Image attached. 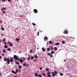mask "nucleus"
I'll return each instance as SVG.
<instances>
[{
  "instance_id": "nucleus-42",
  "label": "nucleus",
  "mask_w": 77,
  "mask_h": 77,
  "mask_svg": "<svg viewBox=\"0 0 77 77\" xmlns=\"http://www.w3.org/2000/svg\"><path fill=\"white\" fill-rule=\"evenodd\" d=\"M39 69L40 70H42V67H40Z\"/></svg>"
},
{
  "instance_id": "nucleus-12",
  "label": "nucleus",
  "mask_w": 77,
  "mask_h": 77,
  "mask_svg": "<svg viewBox=\"0 0 77 77\" xmlns=\"http://www.w3.org/2000/svg\"><path fill=\"white\" fill-rule=\"evenodd\" d=\"M42 50L44 52H45V49L44 48H42Z\"/></svg>"
},
{
  "instance_id": "nucleus-64",
  "label": "nucleus",
  "mask_w": 77,
  "mask_h": 77,
  "mask_svg": "<svg viewBox=\"0 0 77 77\" xmlns=\"http://www.w3.org/2000/svg\"><path fill=\"white\" fill-rule=\"evenodd\" d=\"M48 43H49V42H48V43H47V44H48Z\"/></svg>"
},
{
  "instance_id": "nucleus-59",
  "label": "nucleus",
  "mask_w": 77,
  "mask_h": 77,
  "mask_svg": "<svg viewBox=\"0 0 77 77\" xmlns=\"http://www.w3.org/2000/svg\"><path fill=\"white\" fill-rule=\"evenodd\" d=\"M4 10H3V8H2V9L1 10L2 11H3Z\"/></svg>"
},
{
  "instance_id": "nucleus-37",
  "label": "nucleus",
  "mask_w": 77,
  "mask_h": 77,
  "mask_svg": "<svg viewBox=\"0 0 77 77\" xmlns=\"http://www.w3.org/2000/svg\"><path fill=\"white\" fill-rule=\"evenodd\" d=\"M2 8H3V9L4 10H6V8H5L4 7H3Z\"/></svg>"
},
{
  "instance_id": "nucleus-13",
  "label": "nucleus",
  "mask_w": 77,
  "mask_h": 77,
  "mask_svg": "<svg viewBox=\"0 0 77 77\" xmlns=\"http://www.w3.org/2000/svg\"><path fill=\"white\" fill-rule=\"evenodd\" d=\"M35 77H38V74L37 73H35Z\"/></svg>"
},
{
  "instance_id": "nucleus-16",
  "label": "nucleus",
  "mask_w": 77,
  "mask_h": 77,
  "mask_svg": "<svg viewBox=\"0 0 77 77\" xmlns=\"http://www.w3.org/2000/svg\"><path fill=\"white\" fill-rule=\"evenodd\" d=\"M54 50L55 51V50H57V48H56V47H54Z\"/></svg>"
},
{
  "instance_id": "nucleus-52",
  "label": "nucleus",
  "mask_w": 77,
  "mask_h": 77,
  "mask_svg": "<svg viewBox=\"0 0 77 77\" xmlns=\"http://www.w3.org/2000/svg\"><path fill=\"white\" fill-rule=\"evenodd\" d=\"M8 2H11V0H8Z\"/></svg>"
},
{
  "instance_id": "nucleus-6",
  "label": "nucleus",
  "mask_w": 77,
  "mask_h": 77,
  "mask_svg": "<svg viewBox=\"0 0 77 77\" xmlns=\"http://www.w3.org/2000/svg\"><path fill=\"white\" fill-rule=\"evenodd\" d=\"M8 44H9L10 47H13V45H12V44L11 43L9 42H8Z\"/></svg>"
},
{
  "instance_id": "nucleus-48",
  "label": "nucleus",
  "mask_w": 77,
  "mask_h": 77,
  "mask_svg": "<svg viewBox=\"0 0 77 77\" xmlns=\"http://www.w3.org/2000/svg\"><path fill=\"white\" fill-rule=\"evenodd\" d=\"M19 53H21V51H19L18 52Z\"/></svg>"
},
{
  "instance_id": "nucleus-60",
  "label": "nucleus",
  "mask_w": 77,
  "mask_h": 77,
  "mask_svg": "<svg viewBox=\"0 0 77 77\" xmlns=\"http://www.w3.org/2000/svg\"><path fill=\"white\" fill-rule=\"evenodd\" d=\"M52 44H54V42H52L51 43Z\"/></svg>"
},
{
  "instance_id": "nucleus-10",
  "label": "nucleus",
  "mask_w": 77,
  "mask_h": 77,
  "mask_svg": "<svg viewBox=\"0 0 77 77\" xmlns=\"http://www.w3.org/2000/svg\"><path fill=\"white\" fill-rule=\"evenodd\" d=\"M18 71L19 72H20V71H21V70H18V69H16V73H17V72H18Z\"/></svg>"
},
{
  "instance_id": "nucleus-28",
  "label": "nucleus",
  "mask_w": 77,
  "mask_h": 77,
  "mask_svg": "<svg viewBox=\"0 0 77 77\" xmlns=\"http://www.w3.org/2000/svg\"><path fill=\"white\" fill-rule=\"evenodd\" d=\"M51 54H54V51H51Z\"/></svg>"
},
{
  "instance_id": "nucleus-2",
  "label": "nucleus",
  "mask_w": 77,
  "mask_h": 77,
  "mask_svg": "<svg viewBox=\"0 0 77 77\" xmlns=\"http://www.w3.org/2000/svg\"><path fill=\"white\" fill-rule=\"evenodd\" d=\"M51 73L53 76H55L56 75V74H57V72L56 71H54V72H51Z\"/></svg>"
},
{
  "instance_id": "nucleus-62",
  "label": "nucleus",
  "mask_w": 77,
  "mask_h": 77,
  "mask_svg": "<svg viewBox=\"0 0 77 77\" xmlns=\"http://www.w3.org/2000/svg\"><path fill=\"white\" fill-rule=\"evenodd\" d=\"M2 42V41L1 40H0V42Z\"/></svg>"
},
{
  "instance_id": "nucleus-24",
  "label": "nucleus",
  "mask_w": 77,
  "mask_h": 77,
  "mask_svg": "<svg viewBox=\"0 0 77 77\" xmlns=\"http://www.w3.org/2000/svg\"><path fill=\"white\" fill-rule=\"evenodd\" d=\"M22 68V66H19V69H20V68Z\"/></svg>"
},
{
  "instance_id": "nucleus-55",
  "label": "nucleus",
  "mask_w": 77,
  "mask_h": 77,
  "mask_svg": "<svg viewBox=\"0 0 77 77\" xmlns=\"http://www.w3.org/2000/svg\"><path fill=\"white\" fill-rule=\"evenodd\" d=\"M23 60H25V59H26L25 58H23Z\"/></svg>"
},
{
  "instance_id": "nucleus-4",
  "label": "nucleus",
  "mask_w": 77,
  "mask_h": 77,
  "mask_svg": "<svg viewBox=\"0 0 77 77\" xmlns=\"http://www.w3.org/2000/svg\"><path fill=\"white\" fill-rule=\"evenodd\" d=\"M34 12L35 13V14H36L38 13V10L36 9H34L33 10Z\"/></svg>"
},
{
  "instance_id": "nucleus-5",
  "label": "nucleus",
  "mask_w": 77,
  "mask_h": 77,
  "mask_svg": "<svg viewBox=\"0 0 77 77\" xmlns=\"http://www.w3.org/2000/svg\"><path fill=\"white\" fill-rule=\"evenodd\" d=\"M20 60V62L21 63H23V62L24 61L22 59H20L19 58V60Z\"/></svg>"
},
{
  "instance_id": "nucleus-26",
  "label": "nucleus",
  "mask_w": 77,
  "mask_h": 77,
  "mask_svg": "<svg viewBox=\"0 0 77 77\" xmlns=\"http://www.w3.org/2000/svg\"><path fill=\"white\" fill-rule=\"evenodd\" d=\"M3 52L4 53H6V50H5V49H3Z\"/></svg>"
},
{
  "instance_id": "nucleus-57",
  "label": "nucleus",
  "mask_w": 77,
  "mask_h": 77,
  "mask_svg": "<svg viewBox=\"0 0 77 77\" xmlns=\"http://www.w3.org/2000/svg\"><path fill=\"white\" fill-rule=\"evenodd\" d=\"M0 23H2V21L0 20Z\"/></svg>"
},
{
  "instance_id": "nucleus-3",
  "label": "nucleus",
  "mask_w": 77,
  "mask_h": 77,
  "mask_svg": "<svg viewBox=\"0 0 77 77\" xmlns=\"http://www.w3.org/2000/svg\"><path fill=\"white\" fill-rule=\"evenodd\" d=\"M14 59H16V60H19V58L18 57H17V56L16 55H14Z\"/></svg>"
},
{
  "instance_id": "nucleus-49",
  "label": "nucleus",
  "mask_w": 77,
  "mask_h": 77,
  "mask_svg": "<svg viewBox=\"0 0 77 77\" xmlns=\"http://www.w3.org/2000/svg\"><path fill=\"white\" fill-rule=\"evenodd\" d=\"M20 17H23V15H21L20 16Z\"/></svg>"
},
{
  "instance_id": "nucleus-50",
  "label": "nucleus",
  "mask_w": 77,
  "mask_h": 77,
  "mask_svg": "<svg viewBox=\"0 0 77 77\" xmlns=\"http://www.w3.org/2000/svg\"><path fill=\"white\" fill-rule=\"evenodd\" d=\"M2 2H5V0H2Z\"/></svg>"
},
{
  "instance_id": "nucleus-14",
  "label": "nucleus",
  "mask_w": 77,
  "mask_h": 77,
  "mask_svg": "<svg viewBox=\"0 0 77 77\" xmlns=\"http://www.w3.org/2000/svg\"><path fill=\"white\" fill-rule=\"evenodd\" d=\"M15 63L16 64H17V65H19V64H20V63H19V62H16Z\"/></svg>"
},
{
  "instance_id": "nucleus-19",
  "label": "nucleus",
  "mask_w": 77,
  "mask_h": 77,
  "mask_svg": "<svg viewBox=\"0 0 77 77\" xmlns=\"http://www.w3.org/2000/svg\"><path fill=\"white\" fill-rule=\"evenodd\" d=\"M20 39L19 38H16V40L17 41H20Z\"/></svg>"
},
{
  "instance_id": "nucleus-36",
  "label": "nucleus",
  "mask_w": 77,
  "mask_h": 77,
  "mask_svg": "<svg viewBox=\"0 0 77 77\" xmlns=\"http://www.w3.org/2000/svg\"><path fill=\"white\" fill-rule=\"evenodd\" d=\"M48 77H51V75H50V74H48Z\"/></svg>"
},
{
  "instance_id": "nucleus-38",
  "label": "nucleus",
  "mask_w": 77,
  "mask_h": 77,
  "mask_svg": "<svg viewBox=\"0 0 77 77\" xmlns=\"http://www.w3.org/2000/svg\"><path fill=\"white\" fill-rule=\"evenodd\" d=\"M25 66H29V65L26 64Z\"/></svg>"
},
{
  "instance_id": "nucleus-8",
  "label": "nucleus",
  "mask_w": 77,
  "mask_h": 77,
  "mask_svg": "<svg viewBox=\"0 0 77 77\" xmlns=\"http://www.w3.org/2000/svg\"><path fill=\"white\" fill-rule=\"evenodd\" d=\"M47 39H48V38H47V37L45 36L44 38V41H47Z\"/></svg>"
},
{
  "instance_id": "nucleus-9",
  "label": "nucleus",
  "mask_w": 77,
  "mask_h": 77,
  "mask_svg": "<svg viewBox=\"0 0 77 77\" xmlns=\"http://www.w3.org/2000/svg\"><path fill=\"white\" fill-rule=\"evenodd\" d=\"M4 48H8V46H7V45H5V46H4Z\"/></svg>"
},
{
  "instance_id": "nucleus-22",
  "label": "nucleus",
  "mask_w": 77,
  "mask_h": 77,
  "mask_svg": "<svg viewBox=\"0 0 77 77\" xmlns=\"http://www.w3.org/2000/svg\"><path fill=\"white\" fill-rule=\"evenodd\" d=\"M60 75L61 76H63V73H61L60 74Z\"/></svg>"
},
{
  "instance_id": "nucleus-56",
  "label": "nucleus",
  "mask_w": 77,
  "mask_h": 77,
  "mask_svg": "<svg viewBox=\"0 0 77 77\" xmlns=\"http://www.w3.org/2000/svg\"><path fill=\"white\" fill-rule=\"evenodd\" d=\"M51 50H53V48H51Z\"/></svg>"
},
{
  "instance_id": "nucleus-1",
  "label": "nucleus",
  "mask_w": 77,
  "mask_h": 77,
  "mask_svg": "<svg viewBox=\"0 0 77 77\" xmlns=\"http://www.w3.org/2000/svg\"><path fill=\"white\" fill-rule=\"evenodd\" d=\"M4 61H5L7 62L8 64H9L10 63V60H9V57H8L7 59V58L5 57V58L4 59ZM10 62L12 63L13 62V58H11L10 59Z\"/></svg>"
},
{
  "instance_id": "nucleus-18",
  "label": "nucleus",
  "mask_w": 77,
  "mask_h": 77,
  "mask_svg": "<svg viewBox=\"0 0 77 77\" xmlns=\"http://www.w3.org/2000/svg\"><path fill=\"white\" fill-rule=\"evenodd\" d=\"M34 58H36V59H38V56L37 55H35L34 56Z\"/></svg>"
},
{
  "instance_id": "nucleus-51",
  "label": "nucleus",
  "mask_w": 77,
  "mask_h": 77,
  "mask_svg": "<svg viewBox=\"0 0 77 77\" xmlns=\"http://www.w3.org/2000/svg\"><path fill=\"white\" fill-rule=\"evenodd\" d=\"M50 57H53V55H51Z\"/></svg>"
},
{
  "instance_id": "nucleus-61",
  "label": "nucleus",
  "mask_w": 77,
  "mask_h": 77,
  "mask_svg": "<svg viewBox=\"0 0 77 77\" xmlns=\"http://www.w3.org/2000/svg\"><path fill=\"white\" fill-rule=\"evenodd\" d=\"M64 62H66V60H64Z\"/></svg>"
},
{
  "instance_id": "nucleus-25",
  "label": "nucleus",
  "mask_w": 77,
  "mask_h": 77,
  "mask_svg": "<svg viewBox=\"0 0 77 77\" xmlns=\"http://www.w3.org/2000/svg\"><path fill=\"white\" fill-rule=\"evenodd\" d=\"M33 59H34V57H33V56H32L31 58V60H33Z\"/></svg>"
},
{
  "instance_id": "nucleus-41",
  "label": "nucleus",
  "mask_w": 77,
  "mask_h": 77,
  "mask_svg": "<svg viewBox=\"0 0 77 77\" xmlns=\"http://www.w3.org/2000/svg\"><path fill=\"white\" fill-rule=\"evenodd\" d=\"M46 71H49V69H47L46 70Z\"/></svg>"
},
{
  "instance_id": "nucleus-29",
  "label": "nucleus",
  "mask_w": 77,
  "mask_h": 77,
  "mask_svg": "<svg viewBox=\"0 0 77 77\" xmlns=\"http://www.w3.org/2000/svg\"><path fill=\"white\" fill-rule=\"evenodd\" d=\"M11 50V49L10 48H8L7 49V50L8 51H10V50Z\"/></svg>"
},
{
  "instance_id": "nucleus-53",
  "label": "nucleus",
  "mask_w": 77,
  "mask_h": 77,
  "mask_svg": "<svg viewBox=\"0 0 77 77\" xmlns=\"http://www.w3.org/2000/svg\"><path fill=\"white\" fill-rule=\"evenodd\" d=\"M2 56H5V54H2Z\"/></svg>"
},
{
  "instance_id": "nucleus-32",
  "label": "nucleus",
  "mask_w": 77,
  "mask_h": 77,
  "mask_svg": "<svg viewBox=\"0 0 77 77\" xmlns=\"http://www.w3.org/2000/svg\"><path fill=\"white\" fill-rule=\"evenodd\" d=\"M32 25H33V26H35V25H36V24H35L34 23H32Z\"/></svg>"
},
{
  "instance_id": "nucleus-21",
  "label": "nucleus",
  "mask_w": 77,
  "mask_h": 77,
  "mask_svg": "<svg viewBox=\"0 0 77 77\" xmlns=\"http://www.w3.org/2000/svg\"><path fill=\"white\" fill-rule=\"evenodd\" d=\"M48 56H50L51 55V54L50 53H48L47 55Z\"/></svg>"
},
{
  "instance_id": "nucleus-15",
  "label": "nucleus",
  "mask_w": 77,
  "mask_h": 77,
  "mask_svg": "<svg viewBox=\"0 0 77 77\" xmlns=\"http://www.w3.org/2000/svg\"><path fill=\"white\" fill-rule=\"evenodd\" d=\"M33 53V50H31L30 51V53Z\"/></svg>"
},
{
  "instance_id": "nucleus-7",
  "label": "nucleus",
  "mask_w": 77,
  "mask_h": 77,
  "mask_svg": "<svg viewBox=\"0 0 77 77\" xmlns=\"http://www.w3.org/2000/svg\"><path fill=\"white\" fill-rule=\"evenodd\" d=\"M63 33H65V34H68V31L65 30V31H64Z\"/></svg>"
},
{
  "instance_id": "nucleus-47",
  "label": "nucleus",
  "mask_w": 77,
  "mask_h": 77,
  "mask_svg": "<svg viewBox=\"0 0 77 77\" xmlns=\"http://www.w3.org/2000/svg\"><path fill=\"white\" fill-rule=\"evenodd\" d=\"M47 74H50V73L49 72H47Z\"/></svg>"
},
{
  "instance_id": "nucleus-30",
  "label": "nucleus",
  "mask_w": 77,
  "mask_h": 77,
  "mask_svg": "<svg viewBox=\"0 0 77 77\" xmlns=\"http://www.w3.org/2000/svg\"><path fill=\"white\" fill-rule=\"evenodd\" d=\"M62 44H65V42H64V41H62Z\"/></svg>"
},
{
  "instance_id": "nucleus-23",
  "label": "nucleus",
  "mask_w": 77,
  "mask_h": 77,
  "mask_svg": "<svg viewBox=\"0 0 77 77\" xmlns=\"http://www.w3.org/2000/svg\"><path fill=\"white\" fill-rule=\"evenodd\" d=\"M1 29L2 30H5V29L3 27H2Z\"/></svg>"
},
{
  "instance_id": "nucleus-39",
  "label": "nucleus",
  "mask_w": 77,
  "mask_h": 77,
  "mask_svg": "<svg viewBox=\"0 0 77 77\" xmlns=\"http://www.w3.org/2000/svg\"><path fill=\"white\" fill-rule=\"evenodd\" d=\"M26 66V63H25L23 64V66Z\"/></svg>"
},
{
  "instance_id": "nucleus-45",
  "label": "nucleus",
  "mask_w": 77,
  "mask_h": 77,
  "mask_svg": "<svg viewBox=\"0 0 77 77\" xmlns=\"http://www.w3.org/2000/svg\"><path fill=\"white\" fill-rule=\"evenodd\" d=\"M36 60H36V59H35V60H33V61H34V62H35L36 61Z\"/></svg>"
},
{
  "instance_id": "nucleus-33",
  "label": "nucleus",
  "mask_w": 77,
  "mask_h": 77,
  "mask_svg": "<svg viewBox=\"0 0 77 77\" xmlns=\"http://www.w3.org/2000/svg\"><path fill=\"white\" fill-rule=\"evenodd\" d=\"M42 75L43 76H45V73H43Z\"/></svg>"
},
{
  "instance_id": "nucleus-27",
  "label": "nucleus",
  "mask_w": 77,
  "mask_h": 77,
  "mask_svg": "<svg viewBox=\"0 0 77 77\" xmlns=\"http://www.w3.org/2000/svg\"><path fill=\"white\" fill-rule=\"evenodd\" d=\"M30 56L28 58V60H30Z\"/></svg>"
},
{
  "instance_id": "nucleus-46",
  "label": "nucleus",
  "mask_w": 77,
  "mask_h": 77,
  "mask_svg": "<svg viewBox=\"0 0 77 77\" xmlns=\"http://www.w3.org/2000/svg\"><path fill=\"white\" fill-rule=\"evenodd\" d=\"M39 76V77H41V74H39L38 75Z\"/></svg>"
},
{
  "instance_id": "nucleus-11",
  "label": "nucleus",
  "mask_w": 77,
  "mask_h": 77,
  "mask_svg": "<svg viewBox=\"0 0 77 77\" xmlns=\"http://www.w3.org/2000/svg\"><path fill=\"white\" fill-rule=\"evenodd\" d=\"M11 72L12 73H14V74H17V73L15 72L14 70H12Z\"/></svg>"
},
{
  "instance_id": "nucleus-43",
  "label": "nucleus",
  "mask_w": 77,
  "mask_h": 77,
  "mask_svg": "<svg viewBox=\"0 0 77 77\" xmlns=\"http://www.w3.org/2000/svg\"><path fill=\"white\" fill-rule=\"evenodd\" d=\"M49 47H51V48H53V46H52L51 47L50 46Z\"/></svg>"
},
{
  "instance_id": "nucleus-58",
  "label": "nucleus",
  "mask_w": 77,
  "mask_h": 77,
  "mask_svg": "<svg viewBox=\"0 0 77 77\" xmlns=\"http://www.w3.org/2000/svg\"><path fill=\"white\" fill-rule=\"evenodd\" d=\"M14 77H17V76H14Z\"/></svg>"
},
{
  "instance_id": "nucleus-63",
  "label": "nucleus",
  "mask_w": 77,
  "mask_h": 77,
  "mask_svg": "<svg viewBox=\"0 0 77 77\" xmlns=\"http://www.w3.org/2000/svg\"><path fill=\"white\" fill-rule=\"evenodd\" d=\"M1 46V44H0V47Z\"/></svg>"
},
{
  "instance_id": "nucleus-54",
  "label": "nucleus",
  "mask_w": 77,
  "mask_h": 77,
  "mask_svg": "<svg viewBox=\"0 0 77 77\" xmlns=\"http://www.w3.org/2000/svg\"><path fill=\"white\" fill-rule=\"evenodd\" d=\"M2 57L1 56H0V59H2Z\"/></svg>"
},
{
  "instance_id": "nucleus-17",
  "label": "nucleus",
  "mask_w": 77,
  "mask_h": 77,
  "mask_svg": "<svg viewBox=\"0 0 77 77\" xmlns=\"http://www.w3.org/2000/svg\"><path fill=\"white\" fill-rule=\"evenodd\" d=\"M50 48H48L47 49V51H50Z\"/></svg>"
},
{
  "instance_id": "nucleus-35",
  "label": "nucleus",
  "mask_w": 77,
  "mask_h": 77,
  "mask_svg": "<svg viewBox=\"0 0 77 77\" xmlns=\"http://www.w3.org/2000/svg\"><path fill=\"white\" fill-rule=\"evenodd\" d=\"M39 32H37V35L39 36Z\"/></svg>"
},
{
  "instance_id": "nucleus-40",
  "label": "nucleus",
  "mask_w": 77,
  "mask_h": 77,
  "mask_svg": "<svg viewBox=\"0 0 77 77\" xmlns=\"http://www.w3.org/2000/svg\"><path fill=\"white\" fill-rule=\"evenodd\" d=\"M6 41V39L5 38H4L3 40V41Z\"/></svg>"
},
{
  "instance_id": "nucleus-20",
  "label": "nucleus",
  "mask_w": 77,
  "mask_h": 77,
  "mask_svg": "<svg viewBox=\"0 0 77 77\" xmlns=\"http://www.w3.org/2000/svg\"><path fill=\"white\" fill-rule=\"evenodd\" d=\"M55 45H59V42H57L55 44Z\"/></svg>"
},
{
  "instance_id": "nucleus-34",
  "label": "nucleus",
  "mask_w": 77,
  "mask_h": 77,
  "mask_svg": "<svg viewBox=\"0 0 77 77\" xmlns=\"http://www.w3.org/2000/svg\"><path fill=\"white\" fill-rule=\"evenodd\" d=\"M4 44H7V43L5 41L4 42Z\"/></svg>"
},
{
  "instance_id": "nucleus-44",
  "label": "nucleus",
  "mask_w": 77,
  "mask_h": 77,
  "mask_svg": "<svg viewBox=\"0 0 77 77\" xmlns=\"http://www.w3.org/2000/svg\"><path fill=\"white\" fill-rule=\"evenodd\" d=\"M5 11H3L2 12H3V14H5Z\"/></svg>"
},
{
  "instance_id": "nucleus-31",
  "label": "nucleus",
  "mask_w": 77,
  "mask_h": 77,
  "mask_svg": "<svg viewBox=\"0 0 77 77\" xmlns=\"http://www.w3.org/2000/svg\"><path fill=\"white\" fill-rule=\"evenodd\" d=\"M52 42L51 41H50L49 42V44H51Z\"/></svg>"
}]
</instances>
